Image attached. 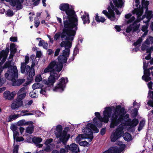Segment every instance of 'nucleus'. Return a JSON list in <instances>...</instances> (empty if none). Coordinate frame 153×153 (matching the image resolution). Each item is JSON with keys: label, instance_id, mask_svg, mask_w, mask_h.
Returning a JSON list of instances; mask_svg holds the SVG:
<instances>
[{"label": "nucleus", "instance_id": "nucleus-1", "mask_svg": "<svg viewBox=\"0 0 153 153\" xmlns=\"http://www.w3.org/2000/svg\"><path fill=\"white\" fill-rule=\"evenodd\" d=\"M71 45V43L69 41L62 42L61 43L60 46L62 47H64L65 50L63 51V55L58 57V62L55 61L51 62L47 67L44 70L42 74L48 72L50 74V76L48 79L44 80L46 89L50 90L52 89L53 91H63L65 84L68 82L67 78L65 81L64 78H62L59 80V83L54 87H53V84L60 76L59 73L63 68V64L67 62V57L69 55L70 48Z\"/></svg>", "mask_w": 153, "mask_h": 153}, {"label": "nucleus", "instance_id": "nucleus-2", "mask_svg": "<svg viewBox=\"0 0 153 153\" xmlns=\"http://www.w3.org/2000/svg\"><path fill=\"white\" fill-rule=\"evenodd\" d=\"M62 126L59 125H58L56 128L55 134L56 137L59 138V141L57 143H62L65 145V149H69L72 152L77 151V149L78 152H79V149L78 147V146L75 143L71 144L70 146L69 145H65L70 138V135L67 134V132L65 130L62 131Z\"/></svg>", "mask_w": 153, "mask_h": 153}, {"label": "nucleus", "instance_id": "nucleus-3", "mask_svg": "<svg viewBox=\"0 0 153 153\" xmlns=\"http://www.w3.org/2000/svg\"><path fill=\"white\" fill-rule=\"evenodd\" d=\"M64 27L62 32H58L54 35V39L56 41L61 37L62 40L72 41L74 39L73 36L75 34L77 29V26L74 27L72 25L66 24V22L64 23Z\"/></svg>", "mask_w": 153, "mask_h": 153}, {"label": "nucleus", "instance_id": "nucleus-4", "mask_svg": "<svg viewBox=\"0 0 153 153\" xmlns=\"http://www.w3.org/2000/svg\"><path fill=\"white\" fill-rule=\"evenodd\" d=\"M59 9L62 11V13L64 14V12L67 16L63 17V23L66 22V24L72 25L76 27L77 25L78 19L76 16L75 15L74 11L70 8L69 4L67 3H62L59 7Z\"/></svg>", "mask_w": 153, "mask_h": 153}, {"label": "nucleus", "instance_id": "nucleus-5", "mask_svg": "<svg viewBox=\"0 0 153 153\" xmlns=\"http://www.w3.org/2000/svg\"><path fill=\"white\" fill-rule=\"evenodd\" d=\"M105 109L103 112L104 117L103 118L101 117L99 113L96 112L95 113V115L96 117L93 119V123L98 127H102V122L108 123L109 118L111 116L112 113L111 108L109 107L105 108Z\"/></svg>", "mask_w": 153, "mask_h": 153}, {"label": "nucleus", "instance_id": "nucleus-6", "mask_svg": "<svg viewBox=\"0 0 153 153\" xmlns=\"http://www.w3.org/2000/svg\"><path fill=\"white\" fill-rule=\"evenodd\" d=\"M125 108H121L120 105L116 107L115 112L112 115L110 127L114 128L115 126H117L123 119V115L124 114Z\"/></svg>", "mask_w": 153, "mask_h": 153}, {"label": "nucleus", "instance_id": "nucleus-7", "mask_svg": "<svg viewBox=\"0 0 153 153\" xmlns=\"http://www.w3.org/2000/svg\"><path fill=\"white\" fill-rule=\"evenodd\" d=\"M92 130L94 131L96 133H97L99 131V129L95 125L91 123L88 124L85 128L83 130L84 134H83L85 135L86 138L88 139V141L89 142H91L93 138Z\"/></svg>", "mask_w": 153, "mask_h": 153}, {"label": "nucleus", "instance_id": "nucleus-8", "mask_svg": "<svg viewBox=\"0 0 153 153\" xmlns=\"http://www.w3.org/2000/svg\"><path fill=\"white\" fill-rule=\"evenodd\" d=\"M5 77L8 80H14L18 78V71L16 66H11L8 68L7 72L5 74Z\"/></svg>", "mask_w": 153, "mask_h": 153}, {"label": "nucleus", "instance_id": "nucleus-9", "mask_svg": "<svg viewBox=\"0 0 153 153\" xmlns=\"http://www.w3.org/2000/svg\"><path fill=\"white\" fill-rule=\"evenodd\" d=\"M107 9L108 12L106 10H104L102 12V13L111 20H115V17L114 11L115 10V7L112 2H110V6L108 7Z\"/></svg>", "mask_w": 153, "mask_h": 153}, {"label": "nucleus", "instance_id": "nucleus-10", "mask_svg": "<svg viewBox=\"0 0 153 153\" xmlns=\"http://www.w3.org/2000/svg\"><path fill=\"white\" fill-rule=\"evenodd\" d=\"M138 22L136 20L128 26L126 29V32L127 33H129L131 31L134 32L138 31L140 26V24H138Z\"/></svg>", "mask_w": 153, "mask_h": 153}, {"label": "nucleus", "instance_id": "nucleus-11", "mask_svg": "<svg viewBox=\"0 0 153 153\" xmlns=\"http://www.w3.org/2000/svg\"><path fill=\"white\" fill-rule=\"evenodd\" d=\"M29 59L28 56H25V62H22L21 64V71L22 74L25 73V71H28L30 70V67L27 65L29 62Z\"/></svg>", "mask_w": 153, "mask_h": 153}, {"label": "nucleus", "instance_id": "nucleus-12", "mask_svg": "<svg viewBox=\"0 0 153 153\" xmlns=\"http://www.w3.org/2000/svg\"><path fill=\"white\" fill-rule=\"evenodd\" d=\"M9 49L8 47L6 48L5 50H2L1 51V65L4 63L6 61Z\"/></svg>", "mask_w": 153, "mask_h": 153}, {"label": "nucleus", "instance_id": "nucleus-13", "mask_svg": "<svg viewBox=\"0 0 153 153\" xmlns=\"http://www.w3.org/2000/svg\"><path fill=\"white\" fill-rule=\"evenodd\" d=\"M23 103L22 100H19L16 98L13 101L11 105V108L12 110L18 109L22 105Z\"/></svg>", "mask_w": 153, "mask_h": 153}, {"label": "nucleus", "instance_id": "nucleus-14", "mask_svg": "<svg viewBox=\"0 0 153 153\" xmlns=\"http://www.w3.org/2000/svg\"><path fill=\"white\" fill-rule=\"evenodd\" d=\"M16 95V93L15 91H13L10 93L9 91H5L3 93V96L5 99L9 100H12L13 98Z\"/></svg>", "mask_w": 153, "mask_h": 153}, {"label": "nucleus", "instance_id": "nucleus-15", "mask_svg": "<svg viewBox=\"0 0 153 153\" xmlns=\"http://www.w3.org/2000/svg\"><path fill=\"white\" fill-rule=\"evenodd\" d=\"M25 79H19L16 80L15 79L14 80H12V85L14 86H19L25 82Z\"/></svg>", "mask_w": 153, "mask_h": 153}, {"label": "nucleus", "instance_id": "nucleus-16", "mask_svg": "<svg viewBox=\"0 0 153 153\" xmlns=\"http://www.w3.org/2000/svg\"><path fill=\"white\" fill-rule=\"evenodd\" d=\"M108 153H120L122 150L117 147H111L107 150Z\"/></svg>", "mask_w": 153, "mask_h": 153}, {"label": "nucleus", "instance_id": "nucleus-17", "mask_svg": "<svg viewBox=\"0 0 153 153\" xmlns=\"http://www.w3.org/2000/svg\"><path fill=\"white\" fill-rule=\"evenodd\" d=\"M83 23L85 24H89L90 23V20L89 19V15L88 13L85 12L84 15L81 17Z\"/></svg>", "mask_w": 153, "mask_h": 153}, {"label": "nucleus", "instance_id": "nucleus-18", "mask_svg": "<svg viewBox=\"0 0 153 153\" xmlns=\"http://www.w3.org/2000/svg\"><path fill=\"white\" fill-rule=\"evenodd\" d=\"M33 122L31 123H29L28 126L25 129L26 132L31 134H32L34 128V126L33 125Z\"/></svg>", "mask_w": 153, "mask_h": 153}, {"label": "nucleus", "instance_id": "nucleus-19", "mask_svg": "<svg viewBox=\"0 0 153 153\" xmlns=\"http://www.w3.org/2000/svg\"><path fill=\"white\" fill-rule=\"evenodd\" d=\"M113 1L115 6L118 8H121L124 4L122 0H113Z\"/></svg>", "mask_w": 153, "mask_h": 153}, {"label": "nucleus", "instance_id": "nucleus-20", "mask_svg": "<svg viewBox=\"0 0 153 153\" xmlns=\"http://www.w3.org/2000/svg\"><path fill=\"white\" fill-rule=\"evenodd\" d=\"M129 125L132 127L136 126L138 123V120L137 119H134L131 121L130 119H129L128 120Z\"/></svg>", "mask_w": 153, "mask_h": 153}, {"label": "nucleus", "instance_id": "nucleus-21", "mask_svg": "<svg viewBox=\"0 0 153 153\" xmlns=\"http://www.w3.org/2000/svg\"><path fill=\"white\" fill-rule=\"evenodd\" d=\"M123 127H121L118 128L116 130L115 132L114 133L120 137H121L123 134L124 133V131L123 130Z\"/></svg>", "mask_w": 153, "mask_h": 153}, {"label": "nucleus", "instance_id": "nucleus-22", "mask_svg": "<svg viewBox=\"0 0 153 153\" xmlns=\"http://www.w3.org/2000/svg\"><path fill=\"white\" fill-rule=\"evenodd\" d=\"M26 74H28V76L30 79L31 80L33 79V76L35 75V73L34 69L32 68H31L30 67V70L28 71H25Z\"/></svg>", "mask_w": 153, "mask_h": 153}, {"label": "nucleus", "instance_id": "nucleus-23", "mask_svg": "<svg viewBox=\"0 0 153 153\" xmlns=\"http://www.w3.org/2000/svg\"><path fill=\"white\" fill-rule=\"evenodd\" d=\"M95 20L98 22H104L106 20L104 17L100 16L97 13L96 14L95 16Z\"/></svg>", "mask_w": 153, "mask_h": 153}, {"label": "nucleus", "instance_id": "nucleus-24", "mask_svg": "<svg viewBox=\"0 0 153 153\" xmlns=\"http://www.w3.org/2000/svg\"><path fill=\"white\" fill-rule=\"evenodd\" d=\"M32 123V121H30L29 122L26 121L25 120H21L18 122V125L19 126H22L23 125H28L29 123Z\"/></svg>", "mask_w": 153, "mask_h": 153}, {"label": "nucleus", "instance_id": "nucleus-25", "mask_svg": "<svg viewBox=\"0 0 153 153\" xmlns=\"http://www.w3.org/2000/svg\"><path fill=\"white\" fill-rule=\"evenodd\" d=\"M124 140L127 141H129L131 140V134L128 132L125 133L123 136Z\"/></svg>", "mask_w": 153, "mask_h": 153}, {"label": "nucleus", "instance_id": "nucleus-26", "mask_svg": "<svg viewBox=\"0 0 153 153\" xmlns=\"http://www.w3.org/2000/svg\"><path fill=\"white\" fill-rule=\"evenodd\" d=\"M148 8H147L146 9L145 12V15L146 16V18L150 19L153 17V14H152V12L151 11H148Z\"/></svg>", "mask_w": 153, "mask_h": 153}, {"label": "nucleus", "instance_id": "nucleus-27", "mask_svg": "<svg viewBox=\"0 0 153 153\" xmlns=\"http://www.w3.org/2000/svg\"><path fill=\"white\" fill-rule=\"evenodd\" d=\"M85 136V135L83 134H79L76 138V142L77 143H79L80 141L82 139H86Z\"/></svg>", "mask_w": 153, "mask_h": 153}, {"label": "nucleus", "instance_id": "nucleus-28", "mask_svg": "<svg viewBox=\"0 0 153 153\" xmlns=\"http://www.w3.org/2000/svg\"><path fill=\"white\" fill-rule=\"evenodd\" d=\"M42 139L40 137H34L32 138V141L35 144H38L42 141Z\"/></svg>", "mask_w": 153, "mask_h": 153}, {"label": "nucleus", "instance_id": "nucleus-29", "mask_svg": "<svg viewBox=\"0 0 153 153\" xmlns=\"http://www.w3.org/2000/svg\"><path fill=\"white\" fill-rule=\"evenodd\" d=\"M21 116V114L11 115L9 117L8 121H11L12 120H15L18 117Z\"/></svg>", "mask_w": 153, "mask_h": 153}, {"label": "nucleus", "instance_id": "nucleus-30", "mask_svg": "<svg viewBox=\"0 0 153 153\" xmlns=\"http://www.w3.org/2000/svg\"><path fill=\"white\" fill-rule=\"evenodd\" d=\"M142 41L143 39L142 38L140 37L134 43L133 45L135 47H140L141 45V43L142 42Z\"/></svg>", "mask_w": 153, "mask_h": 153}, {"label": "nucleus", "instance_id": "nucleus-31", "mask_svg": "<svg viewBox=\"0 0 153 153\" xmlns=\"http://www.w3.org/2000/svg\"><path fill=\"white\" fill-rule=\"evenodd\" d=\"M119 138V137L114 132L111 134L110 137L111 141L112 142L116 141Z\"/></svg>", "mask_w": 153, "mask_h": 153}, {"label": "nucleus", "instance_id": "nucleus-32", "mask_svg": "<svg viewBox=\"0 0 153 153\" xmlns=\"http://www.w3.org/2000/svg\"><path fill=\"white\" fill-rule=\"evenodd\" d=\"M144 74L145 76L143 75L142 77V79L145 81L147 82L150 81L151 79V77H149L150 76H148L147 73L144 71Z\"/></svg>", "mask_w": 153, "mask_h": 153}, {"label": "nucleus", "instance_id": "nucleus-33", "mask_svg": "<svg viewBox=\"0 0 153 153\" xmlns=\"http://www.w3.org/2000/svg\"><path fill=\"white\" fill-rule=\"evenodd\" d=\"M133 13L134 14H136L137 16V17L138 18L140 17L142 13V11L140 9H134L133 11Z\"/></svg>", "mask_w": 153, "mask_h": 153}, {"label": "nucleus", "instance_id": "nucleus-34", "mask_svg": "<svg viewBox=\"0 0 153 153\" xmlns=\"http://www.w3.org/2000/svg\"><path fill=\"white\" fill-rule=\"evenodd\" d=\"M18 95L16 98L19 100H22L25 97L26 94L25 93H22L18 94Z\"/></svg>", "mask_w": 153, "mask_h": 153}, {"label": "nucleus", "instance_id": "nucleus-35", "mask_svg": "<svg viewBox=\"0 0 153 153\" xmlns=\"http://www.w3.org/2000/svg\"><path fill=\"white\" fill-rule=\"evenodd\" d=\"M42 87V85L40 83H35L33 84L32 88L33 89H36L38 88H41Z\"/></svg>", "mask_w": 153, "mask_h": 153}, {"label": "nucleus", "instance_id": "nucleus-36", "mask_svg": "<svg viewBox=\"0 0 153 153\" xmlns=\"http://www.w3.org/2000/svg\"><path fill=\"white\" fill-rule=\"evenodd\" d=\"M147 45L152 44L153 43V37L151 36L148 38L145 41Z\"/></svg>", "mask_w": 153, "mask_h": 153}, {"label": "nucleus", "instance_id": "nucleus-37", "mask_svg": "<svg viewBox=\"0 0 153 153\" xmlns=\"http://www.w3.org/2000/svg\"><path fill=\"white\" fill-rule=\"evenodd\" d=\"M151 71H152L151 73L153 77V66H152L149 69H147L145 71V73H147L148 76H150Z\"/></svg>", "mask_w": 153, "mask_h": 153}, {"label": "nucleus", "instance_id": "nucleus-38", "mask_svg": "<svg viewBox=\"0 0 153 153\" xmlns=\"http://www.w3.org/2000/svg\"><path fill=\"white\" fill-rule=\"evenodd\" d=\"M148 24H146L145 25H144L142 27L141 30L143 32H145L144 33V34L145 35H146L147 34V33L148 32V30H147L148 28Z\"/></svg>", "mask_w": 153, "mask_h": 153}, {"label": "nucleus", "instance_id": "nucleus-39", "mask_svg": "<svg viewBox=\"0 0 153 153\" xmlns=\"http://www.w3.org/2000/svg\"><path fill=\"white\" fill-rule=\"evenodd\" d=\"M145 123V121L142 120L140 122L139 125L138 127V131H140L141 130L144 126Z\"/></svg>", "mask_w": 153, "mask_h": 153}, {"label": "nucleus", "instance_id": "nucleus-40", "mask_svg": "<svg viewBox=\"0 0 153 153\" xmlns=\"http://www.w3.org/2000/svg\"><path fill=\"white\" fill-rule=\"evenodd\" d=\"M27 88V87H24L21 88L18 91V94L22 93H25L26 94V90Z\"/></svg>", "mask_w": 153, "mask_h": 153}, {"label": "nucleus", "instance_id": "nucleus-41", "mask_svg": "<svg viewBox=\"0 0 153 153\" xmlns=\"http://www.w3.org/2000/svg\"><path fill=\"white\" fill-rule=\"evenodd\" d=\"M14 14L13 11L10 9L8 10L6 12V15L9 16H12Z\"/></svg>", "mask_w": 153, "mask_h": 153}, {"label": "nucleus", "instance_id": "nucleus-42", "mask_svg": "<svg viewBox=\"0 0 153 153\" xmlns=\"http://www.w3.org/2000/svg\"><path fill=\"white\" fill-rule=\"evenodd\" d=\"M138 110L137 108H135L134 109L133 112L132 114V116L133 117H135L137 115Z\"/></svg>", "mask_w": 153, "mask_h": 153}, {"label": "nucleus", "instance_id": "nucleus-43", "mask_svg": "<svg viewBox=\"0 0 153 153\" xmlns=\"http://www.w3.org/2000/svg\"><path fill=\"white\" fill-rule=\"evenodd\" d=\"M42 80V78L40 75H37L35 79V81L36 82H39Z\"/></svg>", "mask_w": 153, "mask_h": 153}, {"label": "nucleus", "instance_id": "nucleus-44", "mask_svg": "<svg viewBox=\"0 0 153 153\" xmlns=\"http://www.w3.org/2000/svg\"><path fill=\"white\" fill-rule=\"evenodd\" d=\"M89 143L85 141H82L79 143V144L80 146H88Z\"/></svg>", "mask_w": 153, "mask_h": 153}, {"label": "nucleus", "instance_id": "nucleus-45", "mask_svg": "<svg viewBox=\"0 0 153 153\" xmlns=\"http://www.w3.org/2000/svg\"><path fill=\"white\" fill-rule=\"evenodd\" d=\"M135 18L134 16H132L127 21V24H130L134 22L135 21Z\"/></svg>", "mask_w": 153, "mask_h": 153}, {"label": "nucleus", "instance_id": "nucleus-46", "mask_svg": "<svg viewBox=\"0 0 153 153\" xmlns=\"http://www.w3.org/2000/svg\"><path fill=\"white\" fill-rule=\"evenodd\" d=\"M21 113H25L24 114L21 115V116H25L27 115H33V114L30 113H26L25 110H22L21 111Z\"/></svg>", "mask_w": 153, "mask_h": 153}, {"label": "nucleus", "instance_id": "nucleus-47", "mask_svg": "<svg viewBox=\"0 0 153 153\" xmlns=\"http://www.w3.org/2000/svg\"><path fill=\"white\" fill-rule=\"evenodd\" d=\"M148 46L145 44H143L141 47V50L143 51L146 50V53H147V49L148 48Z\"/></svg>", "mask_w": 153, "mask_h": 153}, {"label": "nucleus", "instance_id": "nucleus-48", "mask_svg": "<svg viewBox=\"0 0 153 153\" xmlns=\"http://www.w3.org/2000/svg\"><path fill=\"white\" fill-rule=\"evenodd\" d=\"M41 0H32V2H33V5L34 6H36L38 5Z\"/></svg>", "mask_w": 153, "mask_h": 153}, {"label": "nucleus", "instance_id": "nucleus-49", "mask_svg": "<svg viewBox=\"0 0 153 153\" xmlns=\"http://www.w3.org/2000/svg\"><path fill=\"white\" fill-rule=\"evenodd\" d=\"M53 140L52 138H49L47 139L45 143V144L46 145H48V144L51 143L53 141Z\"/></svg>", "mask_w": 153, "mask_h": 153}, {"label": "nucleus", "instance_id": "nucleus-50", "mask_svg": "<svg viewBox=\"0 0 153 153\" xmlns=\"http://www.w3.org/2000/svg\"><path fill=\"white\" fill-rule=\"evenodd\" d=\"M30 96L31 97L33 98H35L37 97V95L35 92H32L30 93Z\"/></svg>", "mask_w": 153, "mask_h": 153}, {"label": "nucleus", "instance_id": "nucleus-51", "mask_svg": "<svg viewBox=\"0 0 153 153\" xmlns=\"http://www.w3.org/2000/svg\"><path fill=\"white\" fill-rule=\"evenodd\" d=\"M19 146L16 145L14 147L13 151V153H18Z\"/></svg>", "mask_w": 153, "mask_h": 153}, {"label": "nucleus", "instance_id": "nucleus-52", "mask_svg": "<svg viewBox=\"0 0 153 153\" xmlns=\"http://www.w3.org/2000/svg\"><path fill=\"white\" fill-rule=\"evenodd\" d=\"M13 131V138L14 140H15L16 137H17V136L19 135V132L16 130H15Z\"/></svg>", "mask_w": 153, "mask_h": 153}, {"label": "nucleus", "instance_id": "nucleus-53", "mask_svg": "<svg viewBox=\"0 0 153 153\" xmlns=\"http://www.w3.org/2000/svg\"><path fill=\"white\" fill-rule=\"evenodd\" d=\"M15 139L16 141L17 142L23 141L24 140V139L22 137H16Z\"/></svg>", "mask_w": 153, "mask_h": 153}, {"label": "nucleus", "instance_id": "nucleus-54", "mask_svg": "<svg viewBox=\"0 0 153 153\" xmlns=\"http://www.w3.org/2000/svg\"><path fill=\"white\" fill-rule=\"evenodd\" d=\"M15 45L14 44H11L10 46V48L11 51H14L15 49Z\"/></svg>", "mask_w": 153, "mask_h": 153}, {"label": "nucleus", "instance_id": "nucleus-55", "mask_svg": "<svg viewBox=\"0 0 153 153\" xmlns=\"http://www.w3.org/2000/svg\"><path fill=\"white\" fill-rule=\"evenodd\" d=\"M106 131V128H102L100 131V133L102 135H104L105 132Z\"/></svg>", "mask_w": 153, "mask_h": 153}, {"label": "nucleus", "instance_id": "nucleus-56", "mask_svg": "<svg viewBox=\"0 0 153 153\" xmlns=\"http://www.w3.org/2000/svg\"><path fill=\"white\" fill-rule=\"evenodd\" d=\"M9 65H10L9 63L8 62H6L4 64V65H3V68H2L3 69L4 68H8L10 67L9 66Z\"/></svg>", "mask_w": 153, "mask_h": 153}, {"label": "nucleus", "instance_id": "nucleus-57", "mask_svg": "<svg viewBox=\"0 0 153 153\" xmlns=\"http://www.w3.org/2000/svg\"><path fill=\"white\" fill-rule=\"evenodd\" d=\"M153 84V82L152 81H150L148 83V86L149 89H152V87Z\"/></svg>", "mask_w": 153, "mask_h": 153}, {"label": "nucleus", "instance_id": "nucleus-58", "mask_svg": "<svg viewBox=\"0 0 153 153\" xmlns=\"http://www.w3.org/2000/svg\"><path fill=\"white\" fill-rule=\"evenodd\" d=\"M10 40L13 42H16L17 41V38L15 37H11L10 38Z\"/></svg>", "mask_w": 153, "mask_h": 153}, {"label": "nucleus", "instance_id": "nucleus-59", "mask_svg": "<svg viewBox=\"0 0 153 153\" xmlns=\"http://www.w3.org/2000/svg\"><path fill=\"white\" fill-rule=\"evenodd\" d=\"M33 102V101L32 100H30L27 104H26L24 106L25 107H26L28 106H29Z\"/></svg>", "mask_w": 153, "mask_h": 153}, {"label": "nucleus", "instance_id": "nucleus-60", "mask_svg": "<svg viewBox=\"0 0 153 153\" xmlns=\"http://www.w3.org/2000/svg\"><path fill=\"white\" fill-rule=\"evenodd\" d=\"M10 129L13 131L16 130V128L15 125L12 124L11 126Z\"/></svg>", "mask_w": 153, "mask_h": 153}, {"label": "nucleus", "instance_id": "nucleus-61", "mask_svg": "<svg viewBox=\"0 0 153 153\" xmlns=\"http://www.w3.org/2000/svg\"><path fill=\"white\" fill-rule=\"evenodd\" d=\"M45 41L44 40H41L39 41V43L38 44V45L39 46H43L44 44V43Z\"/></svg>", "mask_w": 153, "mask_h": 153}, {"label": "nucleus", "instance_id": "nucleus-62", "mask_svg": "<svg viewBox=\"0 0 153 153\" xmlns=\"http://www.w3.org/2000/svg\"><path fill=\"white\" fill-rule=\"evenodd\" d=\"M60 50V49L59 48H58L56 50L54 53V56H57L59 55Z\"/></svg>", "mask_w": 153, "mask_h": 153}, {"label": "nucleus", "instance_id": "nucleus-63", "mask_svg": "<svg viewBox=\"0 0 153 153\" xmlns=\"http://www.w3.org/2000/svg\"><path fill=\"white\" fill-rule=\"evenodd\" d=\"M40 23L39 21V20H37L35 22V26L37 28L39 25Z\"/></svg>", "mask_w": 153, "mask_h": 153}, {"label": "nucleus", "instance_id": "nucleus-64", "mask_svg": "<svg viewBox=\"0 0 153 153\" xmlns=\"http://www.w3.org/2000/svg\"><path fill=\"white\" fill-rule=\"evenodd\" d=\"M153 51V47H151L149 48L148 47V48L147 49V53H150L151 51Z\"/></svg>", "mask_w": 153, "mask_h": 153}]
</instances>
